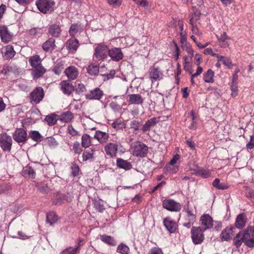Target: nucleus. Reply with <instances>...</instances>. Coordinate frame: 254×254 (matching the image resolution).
Returning a JSON list of instances; mask_svg holds the SVG:
<instances>
[{
    "instance_id": "9",
    "label": "nucleus",
    "mask_w": 254,
    "mask_h": 254,
    "mask_svg": "<svg viewBox=\"0 0 254 254\" xmlns=\"http://www.w3.org/2000/svg\"><path fill=\"white\" fill-rule=\"evenodd\" d=\"M163 207L170 211L178 212L182 208L181 204L171 199H166L163 201Z\"/></svg>"
},
{
    "instance_id": "32",
    "label": "nucleus",
    "mask_w": 254,
    "mask_h": 254,
    "mask_svg": "<svg viewBox=\"0 0 254 254\" xmlns=\"http://www.w3.org/2000/svg\"><path fill=\"white\" fill-rule=\"evenodd\" d=\"M117 165L119 168L124 169L126 170H129L132 167V165L130 162L121 158H118L117 160Z\"/></svg>"
},
{
    "instance_id": "50",
    "label": "nucleus",
    "mask_w": 254,
    "mask_h": 254,
    "mask_svg": "<svg viewBox=\"0 0 254 254\" xmlns=\"http://www.w3.org/2000/svg\"><path fill=\"white\" fill-rule=\"evenodd\" d=\"M166 172L169 174H175L179 170V166L177 165L168 164L165 167Z\"/></svg>"
},
{
    "instance_id": "26",
    "label": "nucleus",
    "mask_w": 254,
    "mask_h": 254,
    "mask_svg": "<svg viewBox=\"0 0 254 254\" xmlns=\"http://www.w3.org/2000/svg\"><path fill=\"white\" fill-rule=\"evenodd\" d=\"M46 69L40 65L32 69V74L34 79H38L42 76L46 72Z\"/></svg>"
},
{
    "instance_id": "18",
    "label": "nucleus",
    "mask_w": 254,
    "mask_h": 254,
    "mask_svg": "<svg viewBox=\"0 0 254 254\" xmlns=\"http://www.w3.org/2000/svg\"><path fill=\"white\" fill-rule=\"evenodd\" d=\"M109 134L100 130H97L94 135V138L97 139L100 143H106L109 138Z\"/></svg>"
},
{
    "instance_id": "38",
    "label": "nucleus",
    "mask_w": 254,
    "mask_h": 254,
    "mask_svg": "<svg viewBox=\"0 0 254 254\" xmlns=\"http://www.w3.org/2000/svg\"><path fill=\"white\" fill-rule=\"evenodd\" d=\"M58 217L56 213L54 212H50L47 214L46 221L51 225H53L58 221Z\"/></svg>"
},
{
    "instance_id": "51",
    "label": "nucleus",
    "mask_w": 254,
    "mask_h": 254,
    "mask_svg": "<svg viewBox=\"0 0 254 254\" xmlns=\"http://www.w3.org/2000/svg\"><path fill=\"white\" fill-rule=\"evenodd\" d=\"M117 252L121 254H128L129 249L127 246L122 244L118 246Z\"/></svg>"
},
{
    "instance_id": "30",
    "label": "nucleus",
    "mask_w": 254,
    "mask_h": 254,
    "mask_svg": "<svg viewBox=\"0 0 254 254\" xmlns=\"http://www.w3.org/2000/svg\"><path fill=\"white\" fill-rule=\"evenodd\" d=\"M13 47L11 45H7L5 47V52L3 53V57L6 60L13 58L15 55Z\"/></svg>"
},
{
    "instance_id": "19",
    "label": "nucleus",
    "mask_w": 254,
    "mask_h": 254,
    "mask_svg": "<svg viewBox=\"0 0 254 254\" xmlns=\"http://www.w3.org/2000/svg\"><path fill=\"white\" fill-rule=\"evenodd\" d=\"M65 74L67 78L70 80L76 79L78 75V71L76 67L74 66H70L64 70Z\"/></svg>"
},
{
    "instance_id": "43",
    "label": "nucleus",
    "mask_w": 254,
    "mask_h": 254,
    "mask_svg": "<svg viewBox=\"0 0 254 254\" xmlns=\"http://www.w3.org/2000/svg\"><path fill=\"white\" fill-rule=\"evenodd\" d=\"M112 127L116 130H120L125 127V124L121 119H117L112 124Z\"/></svg>"
},
{
    "instance_id": "15",
    "label": "nucleus",
    "mask_w": 254,
    "mask_h": 254,
    "mask_svg": "<svg viewBox=\"0 0 254 254\" xmlns=\"http://www.w3.org/2000/svg\"><path fill=\"white\" fill-rule=\"evenodd\" d=\"M163 74L162 71L158 68L155 66L150 68L149 71V77L152 81L160 80L163 77Z\"/></svg>"
},
{
    "instance_id": "14",
    "label": "nucleus",
    "mask_w": 254,
    "mask_h": 254,
    "mask_svg": "<svg viewBox=\"0 0 254 254\" xmlns=\"http://www.w3.org/2000/svg\"><path fill=\"white\" fill-rule=\"evenodd\" d=\"M12 36L13 34L9 31L6 26H0V37L2 42H9L12 39Z\"/></svg>"
},
{
    "instance_id": "6",
    "label": "nucleus",
    "mask_w": 254,
    "mask_h": 254,
    "mask_svg": "<svg viewBox=\"0 0 254 254\" xmlns=\"http://www.w3.org/2000/svg\"><path fill=\"white\" fill-rule=\"evenodd\" d=\"M12 137L19 145L25 143L28 138L26 131L22 128H17L13 132Z\"/></svg>"
},
{
    "instance_id": "20",
    "label": "nucleus",
    "mask_w": 254,
    "mask_h": 254,
    "mask_svg": "<svg viewBox=\"0 0 254 254\" xmlns=\"http://www.w3.org/2000/svg\"><path fill=\"white\" fill-rule=\"evenodd\" d=\"M247 222V216L245 213H242L239 214L235 221V227L238 229L243 228Z\"/></svg>"
},
{
    "instance_id": "28",
    "label": "nucleus",
    "mask_w": 254,
    "mask_h": 254,
    "mask_svg": "<svg viewBox=\"0 0 254 254\" xmlns=\"http://www.w3.org/2000/svg\"><path fill=\"white\" fill-rule=\"evenodd\" d=\"M60 26L57 24H52L49 28V33L53 37H58L61 33Z\"/></svg>"
},
{
    "instance_id": "52",
    "label": "nucleus",
    "mask_w": 254,
    "mask_h": 254,
    "mask_svg": "<svg viewBox=\"0 0 254 254\" xmlns=\"http://www.w3.org/2000/svg\"><path fill=\"white\" fill-rule=\"evenodd\" d=\"M94 204L95 208L99 212H102L105 209L104 201L101 199L95 200Z\"/></svg>"
},
{
    "instance_id": "37",
    "label": "nucleus",
    "mask_w": 254,
    "mask_h": 254,
    "mask_svg": "<svg viewBox=\"0 0 254 254\" xmlns=\"http://www.w3.org/2000/svg\"><path fill=\"white\" fill-rule=\"evenodd\" d=\"M214 73L213 70L209 69L203 74V78L205 82L213 83L214 82Z\"/></svg>"
},
{
    "instance_id": "64",
    "label": "nucleus",
    "mask_w": 254,
    "mask_h": 254,
    "mask_svg": "<svg viewBox=\"0 0 254 254\" xmlns=\"http://www.w3.org/2000/svg\"><path fill=\"white\" fill-rule=\"evenodd\" d=\"M107 0L109 4L113 5L114 6H119L121 4V1L120 0Z\"/></svg>"
},
{
    "instance_id": "7",
    "label": "nucleus",
    "mask_w": 254,
    "mask_h": 254,
    "mask_svg": "<svg viewBox=\"0 0 254 254\" xmlns=\"http://www.w3.org/2000/svg\"><path fill=\"white\" fill-rule=\"evenodd\" d=\"M12 140L11 137L6 133L0 136V147L4 152H9L11 149Z\"/></svg>"
},
{
    "instance_id": "11",
    "label": "nucleus",
    "mask_w": 254,
    "mask_h": 254,
    "mask_svg": "<svg viewBox=\"0 0 254 254\" xmlns=\"http://www.w3.org/2000/svg\"><path fill=\"white\" fill-rule=\"evenodd\" d=\"M139 126L140 123L138 121L133 120L130 122L129 128L125 130L126 133L128 135L127 139L129 142H131L134 139L133 135H130L129 134L131 133L132 131L133 134H136L137 133L135 131H137L139 129Z\"/></svg>"
},
{
    "instance_id": "42",
    "label": "nucleus",
    "mask_w": 254,
    "mask_h": 254,
    "mask_svg": "<svg viewBox=\"0 0 254 254\" xmlns=\"http://www.w3.org/2000/svg\"><path fill=\"white\" fill-rule=\"evenodd\" d=\"M99 66L95 64H90L87 68V71L91 75H96L99 72Z\"/></svg>"
},
{
    "instance_id": "40",
    "label": "nucleus",
    "mask_w": 254,
    "mask_h": 254,
    "mask_svg": "<svg viewBox=\"0 0 254 254\" xmlns=\"http://www.w3.org/2000/svg\"><path fill=\"white\" fill-rule=\"evenodd\" d=\"M195 174L198 176H200L203 178H208L211 176V172L208 170L202 169H198L195 170Z\"/></svg>"
},
{
    "instance_id": "23",
    "label": "nucleus",
    "mask_w": 254,
    "mask_h": 254,
    "mask_svg": "<svg viewBox=\"0 0 254 254\" xmlns=\"http://www.w3.org/2000/svg\"><path fill=\"white\" fill-rule=\"evenodd\" d=\"M55 47V40L52 38H49L42 45L43 49L46 52H52Z\"/></svg>"
},
{
    "instance_id": "17",
    "label": "nucleus",
    "mask_w": 254,
    "mask_h": 254,
    "mask_svg": "<svg viewBox=\"0 0 254 254\" xmlns=\"http://www.w3.org/2000/svg\"><path fill=\"white\" fill-rule=\"evenodd\" d=\"M103 92L99 88L91 90L86 95V98L90 100H100L103 96Z\"/></svg>"
},
{
    "instance_id": "46",
    "label": "nucleus",
    "mask_w": 254,
    "mask_h": 254,
    "mask_svg": "<svg viewBox=\"0 0 254 254\" xmlns=\"http://www.w3.org/2000/svg\"><path fill=\"white\" fill-rule=\"evenodd\" d=\"M243 233L239 232L234 238L233 242L237 248L239 247L241 245L242 242L244 243V240L243 239Z\"/></svg>"
},
{
    "instance_id": "49",
    "label": "nucleus",
    "mask_w": 254,
    "mask_h": 254,
    "mask_svg": "<svg viewBox=\"0 0 254 254\" xmlns=\"http://www.w3.org/2000/svg\"><path fill=\"white\" fill-rule=\"evenodd\" d=\"M45 121L49 126L54 125L57 122L56 115L54 114H52L50 115L47 116L45 119Z\"/></svg>"
},
{
    "instance_id": "25",
    "label": "nucleus",
    "mask_w": 254,
    "mask_h": 254,
    "mask_svg": "<svg viewBox=\"0 0 254 254\" xmlns=\"http://www.w3.org/2000/svg\"><path fill=\"white\" fill-rule=\"evenodd\" d=\"M128 97L127 101L131 104H141L143 102V98L139 94H130Z\"/></svg>"
},
{
    "instance_id": "21",
    "label": "nucleus",
    "mask_w": 254,
    "mask_h": 254,
    "mask_svg": "<svg viewBox=\"0 0 254 254\" xmlns=\"http://www.w3.org/2000/svg\"><path fill=\"white\" fill-rule=\"evenodd\" d=\"M163 223L166 228L170 233H173L176 230L177 227L176 223L170 218H165L163 220Z\"/></svg>"
},
{
    "instance_id": "54",
    "label": "nucleus",
    "mask_w": 254,
    "mask_h": 254,
    "mask_svg": "<svg viewBox=\"0 0 254 254\" xmlns=\"http://www.w3.org/2000/svg\"><path fill=\"white\" fill-rule=\"evenodd\" d=\"M64 64L62 62H60L57 64L53 69V71L55 74L59 75L62 71L64 68Z\"/></svg>"
},
{
    "instance_id": "16",
    "label": "nucleus",
    "mask_w": 254,
    "mask_h": 254,
    "mask_svg": "<svg viewBox=\"0 0 254 254\" xmlns=\"http://www.w3.org/2000/svg\"><path fill=\"white\" fill-rule=\"evenodd\" d=\"M108 55L111 59L114 61H119L123 59V54L121 50L119 48H114L111 50L109 49Z\"/></svg>"
},
{
    "instance_id": "22",
    "label": "nucleus",
    "mask_w": 254,
    "mask_h": 254,
    "mask_svg": "<svg viewBox=\"0 0 254 254\" xmlns=\"http://www.w3.org/2000/svg\"><path fill=\"white\" fill-rule=\"evenodd\" d=\"M158 122L159 120L157 118H152L147 120L140 129L143 132L149 131L151 127L155 126Z\"/></svg>"
},
{
    "instance_id": "29",
    "label": "nucleus",
    "mask_w": 254,
    "mask_h": 254,
    "mask_svg": "<svg viewBox=\"0 0 254 254\" xmlns=\"http://www.w3.org/2000/svg\"><path fill=\"white\" fill-rule=\"evenodd\" d=\"M78 41L77 39H69L66 44V48L72 52H74L78 47Z\"/></svg>"
},
{
    "instance_id": "33",
    "label": "nucleus",
    "mask_w": 254,
    "mask_h": 254,
    "mask_svg": "<svg viewBox=\"0 0 254 254\" xmlns=\"http://www.w3.org/2000/svg\"><path fill=\"white\" fill-rule=\"evenodd\" d=\"M100 238L102 242L109 245L114 246L117 244L115 239L110 236L106 235H100Z\"/></svg>"
},
{
    "instance_id": "59",
    "label": "nucleus",
    "mask_w": 254,
    "mask_h": 254,
    "mask_svg": "<svg viewBox=\"0 0 254 254\" xmlns=\"http://www.w3.org/2000/svg\"><path fill=\"white\" fill-rule=\"evenodd\" d=\"M222 62L224 65L227 66L229 68H232L233 66L231 60L228 57L224 56Z\"/></svg>"
},
{
    "instance_id": "55",
    "label": "nucleus",
    "mask_w": 254,
    "mask_h": 254,
    "mask_svg": "<svg viewBox=\"0 0 254 254\" xmlns=\"http://www.w3.org/2000/svg\"><path fill=\"white\" fill-rule=\"evenodd\" d=\"M40 29L38 28H32L30 29L28 32L27 34L31 37H36L37 36H39L41 33H40Z\"/></svg>"
},
{
    "instance_id": "48",
    "label": "nucleus",
    "mask_w": 254,
    "mask_h": 254,
    "mask_svg": "<svg viewBox=\"0 0 254 254\" xmlns=\"http://www.w3.org/2000/svg\"><path fill=\"white\" fill-rule=\"evenodd\" d=\"M213 186L219 190H226L228 188L227 185L224 184H221L219 179H215L212 183Z\"/></svg>"
},
{
    "instance_id": "53",
    "label": "nucleus",
    "mask_w": 254,
    "mask_h": 254,
    "mask_svg": "<svg viewBox=\"0 0 254 254\" xmlns=\"http://www.w3.org/2000/svg\"><path fill=\"white\" fill-rule=\"evenodd\" d=\"M109 106L112 109V110L116 113H120L122 109V106L115 102H112L111 103H110L109 104Z\"/></svg>"
},
{
    "instance_id": "13",
    "label": "nucleus",
    "mask_w": 254,
    "mask_h": 254,
    "mask_svg": "<svg viewBox=\"0 0 254 254\" xmlns=\"http://www.w3.org/2000/svg\"><path fill=\"white\" fill-rule=\"evenodd\" d=\"M235 228L231 226L226 227L221 232L220 239L222 241H228L234 235Z\"/></svg>"
},
{
    "instance_id": "47",
    "label": "nucleus",
    "mask_w": 254,
    "mask_h": 254,
    "mask_svg": "<svg viewBox=\"0 0 254 254\" xmlns=\"http://www.w3.org/2000/svg\"><path fill=\"white\" fill-rule=\"evenodd\" d=\"M29 136L30 138L37 142L42 140V136L39 131L36 130H32L29 132Z\"/></svg>"
},
{
    "instance_id": "56",
    "label": "nucleus",
    "mask_w": 254,
    "mask_h": 254,
    "mask_svg": "<svg viewBox=\"0 0 254 254\" xmlns=\"http://www.w3.org/2000/svg\"><path fill=\"white\" fill-rule=\"evenodd\" d=\"M231 96L233 97L238 95V87L237 83H231Z\"/></svg>"
},
{
    "instance_id": "41",
    "label": "nucleus",
    "mask_w": 254,
    "mask_h": 254,
    "mask_svg": "<svg viewBox=\"0 0 254 254\" xmlns=\"http://www.w3.org/2000/svg\"><path fill=\"white\" fill-rule=\"evenodd\" d=\"M91 143V138L87 134H84L81 137V145L83 147H88Z\"/></svg>"
},
{
    "instance_id": "63",
    "label": "nucleus",
    "mask_w": 254,
    "mask_h": 254,
    "mask_svg": "<svg viewBox=\"0 0 254 254\" xmlns=\"http://www.w3.org/2000/svg\"><path fill=\"white\" fill-rule=\"evenodd\" d=\"M248 149H252L254 147V135H251L250 140L246 145Z\"/></svg>"
},
{
    "instance_id": "2",
    "label": "nucleus",
    "mask_w": 254,
    "mask_h": 254,
    "mask_svg": "<svg viewBox=\"0 0 254 254\" xmlns=\"http://www.w3.org/2000/svg\"><path fill=\"white\" fill-rule=\"evenodd\" d=\"M36 5L40 12L47 14L54 10L55 2L54 0H37Z\"/></svg>"
},
{
    "instance_id": "35",
    "label": "nucleus",
    "mask_w": 254,
    "mask_h": 254,
    "mask_svg": "<svg viewBox=\"0 0 254 254\" xmlns=\"http://www.w3.org/2000/svg\"><path fill=\"white\" fill-rule=\"evenodd\" d=\"M95 150L93 148L85 150L82 154L83 161L92 160L94 158V154Z\"/></svg>"
},
{
    "instance_id": "31",
    "label": "nucleus",
    "mask_w": 254,
    "mask_h": 254,
    "mask_svg": "<svg viewBox=\"0 0 254 254\" xmlns=\"http://www.w3.org/2000/svg\"><path fill=\"white\" fill-rule=\"evenodd\" d=\"M22 175L25 178L32 179L35 177L36 173L35 171L31 167L29 166H26L23 169Z\"/></svg>"
},
{
    "instance_id": "39",
    "label": "nucleus",
    "mask_w": 254,
    "mask_h": 254,
    "mask_svg": "<svg viewBox=\"0 0 254 254\" xmlns=\"http://www.w3.org/2000/svg\"><path fill=\"white\" fill-rule=\"evenodd\" d=\"M73 118V114L69 111H66L60 115V120L63 122L68 123Z\"/></svg>"
},
{
    "instance_id": "44",
    "label": "nucleus",
    "mask_w": 254,
    "mask_h": 254,
    "mask_svg": "<svg viewBox=\"0 0 254 254\" xmlns=\"http://www.w3.org/2000/svg\"><path fill=\"white\" fill-rule=\"evenodd\" d=\"M82 30V27L80 25L75 24H72L70 26V29L69 30V34L73 36L78 32H80Z\"/></svg>"
},
{
    "instance_id": "45",
    "label": "nucleus",
    "mask_w": 254,
    "mask_h": 254,
    "mask_svg": "<svg viewBox=\"0 0 254 254\" xmlns=\"http://www.w3.org/2000/svg\"><path fill=\"white\" fill-rule=\"evenodd\" d=\"M185 211L187 213V220L191 222H194L196 219L195 215L193 214L192 210L188 207H185Z\"/></svg>"
},
{
    "instance_id": "12",
    "label": "nucleus",
    "mask_w": 254,
    "mask_h": 254,
    "mask_svg": "<svg viewBox=\"0 0 254 254\" xmlns=\"http://www.w3.org/2000/svg\"><path fill=\"white\" fill-rule=\"evenodd\" d=\"M118 150V145L117 143L109 142L104 146L106 154L111 158L116 157Z\"/></svg>"
},
{
    "instance_id": "3",
    "label": "nucleus",
    "mask_w": 254,
    "mask_h": 254,
    "mask_svg": "<svg viewBox=\"0 0 254 254\" xmlns=\"http://www.w3.org/2000/svg\"><path fill=\"white\" fill-rule=\"evenodd\" d=\"M203 231L201 227H192L191 230V238L192 241L195 245L200 244L204 239Z\"/></svg>"
},
{
    "instance_id": "57",
    "label": "nucleus",
    "mask_w": 254,
    "mask_h": 254,
    "mask_svg": "<svg viewBox=\"0 0 254 254\" xmlns=\"http://www.w3.org/2000/svg\"><path fill=\"white\" fill-rule=\"evenodd\" d=\"M75 90L77 93L80 94L85 92L86 88L84 84L79 83L75 85Z\"/></svg>"
},
{
    "instance_id": "62",
    "label": "nucleus",
    "mask_w": 254,
    "mask_h": 254,
    "mask_svg": "<svg viewBox=\"0 0 254 254\" xmlns=\"http://www.w3.org/2000/svg\"><path fill=\"white\" fill-rule=\"evenodd\" d=\"M149 254H163V253L161 249L154 247L150 250Z\"/></svg>"
},
{
    "instance_id": "36",
    "label": "nucleus",
    "mask_w": 254,
    "mask_h": 254,
    "mask_svg": "<svg viewBox=\"0 0 254 254\" xmlns=\"http://www.w3.org/2000/svg\"><path fill=\"white\" fill-rule=\"evenodd\" d=\"M29 62L33 68L42 65L41 59L38 55L31 57L29 59Z\"/></svg>"
},
{
    "instance_id": "27",
    "label": "nucleus",
    "mask_w": 254,
    "mask_h": 254,
    "mask_svg": "<svg viewBox=\"0 0 254 254\" xmlns=\"http://www.w3.org/2000/svg\"><path fill=\"white\" fill-rule=\"evenodd\" d=\"M63 92L66 94L69 95L73 90L72 84L68 81H63L61 83Z\"/></svg>"
},
{
    "instance_id": "60",
    "label": "nucleus",
    "mask_w": 254,
    "mask_h": 254,
    "mask_svg": "<svg viewBox=\"0 0 254 254\" xmlns=\"http://www.w3.org/2000/svg\"><path fill=\"white\" fill-rule=\"evenodd\" d=\"M71 169L72 175L74 177L77 176L79 172V168L78 166L75 163H72L71 166Z\"/></svg>"
},
{
    "instance_id": "1",
    "label": "nucleus",
    "mask_w": 254,
    "mask_h": 254,
    "mask_svg": "<svg viewBox=\"0 0 254 254\" xmlns=\"http://www.w3.org/2000/svg\"><path fill=\"white\" fill-rule=\"evenodd\" d=\"M130 151L133 156L143 158L147 154L148 147L140 141H136L132 144Z\"/></svg>"
},
{
    "instance_id": "8",
    "label": "nucleus",
    "mask_w": 254,
    "mask_h": 254,
    "mask_svg": "<svg viewBox=\"0 0 254 254\" xmlns=\"http://www.w3.org/2000/svg\"><path fill=\"white\" fill-rule=\"evenodd\" d=\"M44 96L43 89L41 87H37L30 93L31 102L33 104H37L43 99Z\"/></svg>"
},
{
    "instance_id": "4",
    "label": "nucleus",
    "mask_w": 254,
    "mask_h": 254,
    "mask_svg": "<svg viewBox=\"0 0 254 254\" xmlns=\"http://www.w3.org/2000/svg\"><path fill=\"white\" fill-rule=\"evenodd\" d=\"M109 52V48L107 46L99 44L95 49L93 56L98 61H103L108 57Z\"/></svg>"
},
{
    "instance_id": "61",
    "label": "nucleus",
    "mask_w": 254,
    "mask_h": 254,
    "mask_svg": "<svg viewBox=\"0 0 254 254\" xmlns=\"http://www.w3.org/2000/svg\"><path fill=\"white\" fill-rule=\"evenodd\" d=\"M73 149L75 153L78 154H79L82 151L79 143L77 141L74 142L73 145Z\"/></svg>"
},
{
    "instance_id": "24",
    "label": "nucleus",
    "mask_w": 254,
    "mask_h": 254,
    "mask_svg": "<svg viewBox=\"0 0 254 254\" xmlns=\"http://www.w3.org/2000/svg\"><path fill=\"white\" fill-rule=\"evenodd\" d=\"M199 19V15H196L195 13L191 15V18L189 23L191 25V31L192 33L197 35H201L202 33L200 32L197 27L195 26L194 23Z\"/></svg>"
},
{
    "instance_id": "58",
    "label": "nucleus",
    "mask_w": 254,
    "mask_h": 254,
    "mask_svg": "<svg viewBox=\"0 0 254 254\" xmlns=\"http://www.w3.org/2000/svg\"><path fill=\"white\" fill-rule=\"evenodd\" d=\"M116 73V71L115 70H111L109 73L106 74H102V76L103 77L104 81L108 80L110 79H112L115 76Z\"/></svg>"
},
{
    "instance_id": "10",
    "label": "nucleus",
    "mask_w": 254,
    "mask_h": 254,
    "mask_svg": "<svg viewBox=\"0 0 254 254\" xmlns=\"http://www.w3.org/2000/svg\"><path fill=\"white\" fill-rule=\"evenodd\" d=\"M214 221L212 218L207 214H203L200 218V224L203 231L210 229L213 226Z\"/></svg>"
},
{
    "instance_id": "5",
    "label": "nucleus",
    "mask_w": 254,
    "mask_h": 254,
    "mask_svg": "<svg viewBox=\"0 0 254 254\" xmlns=\"http://www.w3.org/2000/svg\"><path fill=\"white\" fill-rule=\"evenodd\" d=\"M243 237L246 245L250 248L254 247V227H248L243 233Z\"/></svg>"
},
{
    "instance_id": "34",
    "label": "nucleus",
    "mask_w": 254,
    "mask_h": 254,
    "mask_svg": "<svg viewBox=\"0 0 254 254\" xmlns=\"http://www.w3.org/2000/svg\"><path fill=\"white\" fill-rule=\"evenodd\" d=\"M217 37L222 47H227L229 46V43L227 40L229 39V38L225 32H224L220 36L217 35Z\"/></svg>"
}]
</instances>
